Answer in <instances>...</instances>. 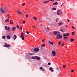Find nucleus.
<instances>
[{
  "label": "nucleus",
  "instance_id": "79ce46f5",
  "mask_svg": "<svg viewBox=\"0 0 77 77\" xmlns=\"http://www.w3.org/2000/svg\"><path fill=\"white\" fill-rule=\"evenodd\" d=\"M22 40H24V37H22Z\"/></svg>",
  "mask_w": 77,
  "mask_h": 77
},
{
  "label": "nucleus",
  "instance_id": "5fc2aeb1",
  "mask_svg": "<svg viewBox=\"0 0 77 77\" xmlns=\"http://www.w3.org/2000/svg\"><path fill=\"white\" fill-rule=\"evenodd\" d=\"M11 21H13V20H10V22H11Z\"/></svg>",
  "mask_w": 77,
  "mask_h": 77
},
{
  "label": "nucleus",
  "instance_id": "e2e57ef3",
  "mask_svg": "<svg viewBox=\"0 0 77 77\" xmlns=\"http://www.w3.org/2000/svg\"><path fill=\"white\" fill-rule=\"evenodd\" d=\"M8 18H10V17H8Z\"/></svg>",
  "mask_w": 77,
  "mask_h": 77
},
{
  "label": "nucleus",
  "instance_id": "49530a36",
  "mask_svg": "<svg viewBox=\"0 0 77 77\" xmlns=\"http://www.w3.org/2000/svg\"><path fill=\"white\" fill-rule=\"evenodd\" d=\"M22 34H21V36H23V33L22 32L21 33Z\"/></svg>",
  "mask_w": 77,
  "mask_h": 77
},
{
  "label": "nucleus",
  "instance_id": "bf43d9fd",
  "mask_svg": "<svg viewBox=\"0 0 77 77\" xmlns=\"http://www.w3.org/2000/svg\"><path fill=\"white\" fill-rule=\"evenodd\" d=\"M56 22H57V20H56Z\"/></svg>",
  "mask_w": 77,
  "mask_h": 77
},
{
  "label": "nucleus",
  "instance_id": "ddd939ff",
  "mask_svg": "<svg viewBox=\"0 0 77 77\" xmlns=\"http://www.w3.org/2000/svg\"><path fill=\"white\" fill-rule=\"evenodd\" d=\"M57 5V2H56L55 3H53V5H54V6H56V5Z\"/></svg>",
  "mask_w": 77,
  "mask_h": 77
},
{
  "label": "nucleus",
  "instance_id": "c03bdc74",
  "mask_svg": "<svg viewBox=\"0 0 77 77\" xmlns=\"http://www.w3.org/2000/svg\"><path fill=\"white\" fill-rule=\"evenodd\" d=\"M27 17H28V14H26V18H27Z\"/></svg>",
  "mask_w": 77,
  "mask_h": 77
},
{
  "label": "nucleus",
  "instance_id": "1a4fd4ad",
  "mask_svg": "<svg viewBox=\"0 0 77 77\" xmlns=\"http://www.w3.org/2000/svg\"><path fill=\"white\" fill-rule=\"evenodd\" d=\"M52 54L54 56H56V52H55V51H52Z\"/></svg>",
  "mask_w": 77,
  "mask_h": 77
},
{
  "label": "nucleus",
  "instance_id": "0e129e2a",
  "mask_svg": "<svg viewBox=\"0 0 77 77\" xmlns=\"http://www.w3.org/2000/svg\"><path fill=\"white\" fill-rule=\"evenodd\" d=\"M8 16H9V15L8 14Z\"/></svg>",
  "mask_w": 77,
  "mask_h": 77
},
{
  "label": "nucleus",
  "instance_id": "13d9d810",
  "mask_svg": "<svg viewBox=\"0 0 77 77\" xmlns=\"http://www.w3.org/2000/svg\"><path fill=\"white\" fill-rule=\"evenodd\" d=\"M47 30H49V29H48V28H47Z\"/></svg>",
  "mask_w": 77,
  "mask_h": 77
},
{
  "label": "nucleus",
  "instance_id": "f704fd0d",
  "mask_svg": "<svg viewBox=\"0 0 77 77\" xmlns=\"http://www.w3.org/2000/svg\"><path fill=\"white\" fill-rule=\"evenodd\" d=\"M72 35H74V34H75V33H74V32H72Z\"/></svg>",
  "mask_w": 77,
  "mask_h": 77
},
{
  "label": "nucleus",
  "instance_id": "9b49d317",
  "mask_svg": "<svg viewBox=\"0 0 77 77\" xmlns=\"http://www.w3.org/2000/svg\"><path fill=\"white\" fill-rule=\"evenodd\" d=\"M69 34L68 33H67L66 34H64L63 35V36H69Z\"/></svg>",
  "mask_w": 77,
  "mask_h": 77
},
{
  "label": "nucleus",
  "instance_id": "3c124183",
  "mask_svg": "<svg viewBox=\"0 0 77 77\" xmlns=\"http://www.w3.org/2000/svg\"><path fill=\"white\" fill-rule=\"evenodd\" d=\"M72 28H73V29H74V26H72Z\"/></svg>",
  "mask_w": 77,
  "mask_h": 77
},
{
  "label": "nucleus",
  "instance_id": "603ef678",
  "mask_svg": "<svg viewBox=\"0 0 77 77\" xmlns=\"http://www.w3.org/2000/svg\"><path fill=\"white\" fill-rule=\"evenodd\" d=\"M56 69H57V70H59V68H56Z\"/></svg>",
  "mask_w": 77,
  "mask_h": 77
},
{
  "label": "nucleus",
  "instance_id": "c756f323",
  "mask_svg": "<svg viewBox=\"0 0 77 77\" xmlns=\"http://www.w3.org/2000/svg\"><path fill=\"white\" fill-rule=\"evenodd\" d=\"M29 54L30 55H32V56H33V54L32 53H29Z\"/></svg>",
  "mask_w": 77,
  "mask_h": 77
},
{
  "label": "nucleus",
  "instance_id": "052dcab7",
  "mask_svg": "<svg viewBox=\"0 0 77 77\" xmlns=\"http://www.w3.org/2000/svg\"><path fill=\"white\" fill-rule=\"evenodd\" d=\"M20 38H23V35H22V36H20Z\"/></svg>",
  "mask_w": 77,
  "mask_h": 77
},
{
  "label": "nucleus",
  "instance_id": "6e6d98bb",
  "mask_svg": "<svg viewBox=\"0 0 77 77\" xmlns=\"http://www.w3.org/2000/svg\"><path fill=\"white\" fill-rule=\"evenodd\" d=\"M49 1H50V2H51V1H54V0H49Z\"/></svg>",
  "mask_w": 77,
  "mask_h": 77
},
{
  "label": "nucleus",
  "instance_id": "58836bf2",
  "mask_svg": "<svg viewBox=\"0 0 77 77\" xmlns=\"http://www.w3.org/2000/svg\"><path fill=\"white\" fill-rule=\"evenodd\" d=\"M40 27H42V24H40Z\"/></svg>",
  "mask_w": 77,
  "mask_h": 77
},
{
  "label": "nucleus",
  "instance_id": "de8ad7c7",
  "mask_svg": "<svg viewBox=\"0 0 77 77\" xmlns=\"http://www.w3.org/2000/svg\"><path fill=\"white\" fill-rule=\"evenodd\" d=\"M64 45V44L63 43V44H62V47H63Z\"/></svg>",
  "mask_w": 77,
  "mask_h": 77
},
{
  "label": "nucleus",
  "instance_id": "a19ab883",
  "mask_svg": "<svg viewBox=\"0 0 77 77\" xmlns=\"http://www.w3.org/2000/svg\"><path fill=\"white\" fill-rule=\"evenodd\" d=\"M26 5V4H25V3H23L22 5V6H24V5Z\"/></svg>",
  "mask_w": 77,
  "mask_h": 77
},
{
  "label": "nucleus",
  "instance_id": "4468645a",
  "mask_svg": "<svg viewBox=\"0 0 77 77\" xmlns=\"http://www.w3.org/2000/svg\"><path fill=\"white\" fill-rule=\"evenodd\" d=\"M51 26L52 27H55L56 25H55V24L54 23H51Z\"/></svg>",
  "mask_w": 77,
  "mask_h": 77
},
{
  "label": "nucleus",
  "instance_id": "e433bc0d",
  "mask_svg": "<svg viewBox=\"0 0 77 77\" xmlns=\"http://www.w3.org/2000/svg\"><path fill=\"white\" fill-rule=\"evenodd\" d=\"M63 38H64V39H66V38H68V37H63Z\"/></svg>",
  "mask_w": 77,
  "mask_h": 77
},
{
  "label": "nucleus",
  "instance_id": "a211bd4d",
  "mask_svg": "<svg viewBox=\"0 0 77 77\" xmlns=\"http://www.w3.org/2000/svg\"><path fill=\"white\" fill-rule=\"evenodd\" d=\"M49 44H51V45H54V43L52 42L49 41Z\"/></svg>",
  "mask_w": 77,
  "mask_h": 77
},
{
  "label": "nucleus",
  "instance_id": "a878e982",
  "mask_svg": "<svg viewBox=\"0 0 77 77\" xmlns=\"http://www.w3.org/2000/svg\"><path fill=\"white\" fill-rule=\"evenodd\" d=\"M17 12L18 13V14H22L21 13V12H20V11H18V10L17 11Z\"/></svg>",
  "mask_w": 77,
  "mask_h": 77
},
{
  "label": "nucleus",
  "instance_id": "c85d7f7f",
  "mask_svg": "<svg viewBox=\"0 0 77 77\" xmlns=\"http://www.w3.org/2000/svg\"><path fill=\"white\" fill-rule=\"evenodd\" d=\"M62 67H63V68H65V67H66V66L65 65H63L62 66Z\"/></svg>",
  "mask_w": 77,
  "mask_h": 77
},
{
  "label": "nucleus",
  "instance_id": "680f3d73",
  "mask_svg": "<svg viewBox=\"0 0 77 77\" xmlns=\"http://www.w3.org/2000/svg\"><path fill=\"white\" fill-rule=\"evenodd\" d=\"M25 36V35H23L22 37H24V36Z\"/></svg>",
  "mask_w": 77,
  "mask_h": 77
},
{
  "label": "nucleus",
  "instance_id": "338daca9",
  "mask_svg": "<svg viewBox=\"0 0 77 77\" xmlns=\"http://www.w3.org/2000/svg\"><path fill=\"white\" fill-rule=\"evenodd\" d=\"M58 1H60V0H57Z\"/></svg>",
  "mask_w": 77,
  "mask_h": 77
},
{
  "label": "nucleus",
  "instance_id": "f257e3e1",
  "mask_svg": "<svg viewBox=\"0 0 77 77\" xmlns=\"http://www.w3.org/2000/svg\"><path fill=\"white\" fill-rule=\"evenodd\" d=\"M56 39H62V35H60V33H59L57 35V38H56Z\"/></svg>",
  "mask_w": 77,
  "mask_h": 77
},
{
  "label": "nucleus",
  "instance_id": "bb28decb",
  "mask_svg": "<svg viewBox=\"0 0 77 77\" xmlns=\"http://www.w3.org/2000/svg\"><path fill=\"white\" fill-rule=\"evenodd\" d=\"M33 19L36 20H37V18L36 17H33Z\"/></svg>",
  "mask_w": 77,
  "mask_h": 77
},
{
  "label": "nucleus",
  "instance_id": "f3484780",
  "mask_svg": "<svg viewBox=\"0 0 77 77\" xmlns=\"http://www.w3.org/2000/svg\"><path fill=\"white\" fill-rule=\"evenodd\" d=\"M6 38L7 39H11V37L9 35H8Z\"/></svg>",
  "mask_w": 77,
  "mask_h": 77
},
{
  "label": "nucleus",
  "instance_id": "09e8293b",
  "mask_svg": "<svg viewBox=\"0 0 77 77\" xmlns=\"http://www.w3.org/2000/svg\"><path fill=\"white\" fill-rule=\"evenodd\" d=\"M32 28L33 29H34V28H35V25H34L33 26H32Z\"/></svg>",
  "mask_w": 77,
  "mask_h": 77
},
{
  "label": "nucleus",
  "instance_id": "ea45409f",
  "mask_svg": "<svg viewBox=\"0 0 77 77\" xmlns=\"http://www.w3.org/2000/svg\"><path fill=\"white\" fill-rule=\"evenodd\" d=\"M44 41H45V39H43L42 41V42H44Z\"/></svg>",
  "mask_w": 77,
  "mask_h": 77
},
{
  "label": "nucleus",
  "instance_id": "dca6fc26",
  "mask_svg": "<svg viewBox=\"0 0 77 77\" xmlns=\"http://www.w3.org/2000/svg\"><path fill=\"white\" fill-rule=\"evenodd\" d=\"M40 69L43 71H45V70L42 68H40Z\"/></svg>",
  "mask_w": 77,
  "mask_h": 77
},
{
  "label": "nucleus",
  "instance_id": "72a5a7b5",
  "mask_svg": "<svg viewBox=\"0 0 77 77\" xmlns=\"http://www.w3.org/2000/svg\"><path fill=\"white\" fill-rule=\"evenodd\" d=\"M20 30H22V29H23V28H22V27L20 26Z\"/></svg>",
  "mask_w": 77,
  "mask_h": 77
},
{
  "label": "nucleus",
  "instance_id": "7ed1b4c3",
  "mask_svg": "<svg viewBox=\"0 0 77 77\" xmlns=\"http://www.w3.org/2000/svg\"><path fill=\"white\" fill-rule=\"evenodd\" d=\"M61 10H57V15H62V12H61Z\"/></svg>",
  "mask_w": 77,
  "mask_h": 77
},
{
  "label": "nucleus",
  "instance_id": "20e7f679",
  "mask_svg": "<svg viewBox=\"0 0 77 77\" xmlns=\"http://www.w3.org/2000/svg\"><path fill=\"white\" fill-rule=\"evenodd\" d=\"M39 51V48H36L34 50V51H35V52H38V51Z\"/></svg>",
  "mask_w": 77,
  "mask_h": 77
},
{
  "label": "nucleus",
  "instance_id": "f03ea898",
  "mask_svg": "<svg viewBox=\"0 0 77 77\" xmlns=\"http://www.w3.org/2000/svg\"><path fill=\"white\" fill-rule=\"evenodd\" d=\"M1 10L2 13V14H5V12H6V11H7V9H6V8H4L3 9L1 8Z\"/></svg>",
  "mask_w": 77,
  "mask_h": 77
},
{
  "label": "nucleus",
  "instance_id": "6ab92c4d",
  "mask_svg": "<svg viewBox=\"0 0 77 77\" xmlns=\"http://www.w3.org/2000/svg\"><path fill=\"white\" fill-rule=\"evenodd\" d=\"M2 38L3 39H6V36L4 35V36H2Z\"/></svg>",
  "mask_w": 77,
  "mask_h": 77
},
{
  "label": "nucleus",
  "instance_id": "473e14b6",
  "mask_svg": "<svg viewBox=\"0 0 77 77\" xmlns=\"http://www.w3.org/2000/svg\"><path fill=\"white\" fill-rule=\"evenodd\" d=\"M48 65H51V63H48Z\"/></svg>",
  "mask_w": 77,
  "mask_h": 77
},
{
  "label": "nucleus",
  "instance_id": "4c0bfd02",
  "mask_svg": "<svg viewBox=\"0 0 77 77\" xmlns=\"http://www.w3.org/2000/svg\"><path fill=\"white\" fill-rule=\"evenodd\" d=\"M26 33L27 34H29V32H27V31H26Z\"/></svg>",
  "mask_w": 77,
  "mask_h": 77
},
{
  "label": "nucleus",
  "instance_id": "4d7b16f0",
  "mask_svg": "<svg viewBox=\"0 0 77 77\" xmlns=\"http://www.w3.org/2000/svg\"><path fill=\"white\" fill-rule=\"evenodd\" d=\"M63 3L61 5V6H63Z\"/></svg>",
  "mask_w": 77,
  "mask_h": 77
},
{
  "label": "nucleus",
  "instance_id": "9d476101",
  "mask_svg": "<svg viewBox=\"0 0 77 77\" xmlns=\"http://www.w3.org/2000/svg\"><path fill=\"white\" fill-rule=\"evenodd\" d=\"M35 59H37V60H40V59H41V58H40V57H38L35 56Z\"/></svg>",
  "mask_w": 77,
  "mask_h": 77
},
{
  "label": "nucleus",
  "instance_id": "0eeeda50",
  "mask_svg": "<svg viewBox=\"0 0 77 77\" xmlns=\"http://www.w3.org/2000/svg\"><path fill=\"white\" fill-rule=\"evenodd\" d=\"M60 32H58V31H54V35H58Z\"/></svg>",
  "mask_w": 77,
  "mask_h": 77
},
{
  "label": "nucleus",
  "instance_id": "7c9ffc66",
  "mask_svg": "<svg viewBox=\"0 0 77 77\" xmlns=\"http://www.w3.org/2000/svg\"><path fill=\"white\" fill-rule=\"evenodd\" d=\"M56 8H52V10H56Z\"/></svg>",
  "mask_w": 77,
  "mask_h": 77
},
{
  "label": "nucleus",
  "instance_id": "412c9836",
  "mask_svg": "<svg viewBox=\"0 0 77 77\" xmlns=\"http://www.w3.org/2000/svg\"><path fill=\"white\" fill-rule=\"evenodd\" d=\"M48 2H49V1H45L43 2V3H45V4L46 3H48Z\"/></svg>",
  "mask_w": 77,
  "mask_h": 77
},
{
  "label": "nucleus",
  "instance_id": "b1692460",
  "mask_svg": "<svg viewBox=\"0 0 77 77\" xmlns=\"http://www.w3.org/2000/svg\"><path fill=\"white\" fill-rule=\"evenodd\" d=\"M74 41V39L73 38H72L70 39V41L71 42H73Z\"/></svg>",
  "mask_w": 77,
  "mask_h": 77
},
{
  "label": "nucleus",
  "instance_id": "6e6552de",
  "mask_svg": "<svg viewBox=\"0 0 77 77\" xmlns=\"http://www.w3.org/2000/svg\"><path fill=\"white\" fill-rule=\"evenodd\" d=\"M17 35H14V37L12 39H14V41L17 39Z\"/></svg>",
  "mask_w": 77,
  "mask_h": 77
},
{
  "label": "nucleus",
  "instance_id": "864d4df0",
  "mask_svg": "<svg viewBox=\"0 0 77 77\" xmlns=\"http://www.w3.org/2000/svg\"><path fill=\"white\" fill-rule=\"evenodd\" d=\"M13 24V22H11L10 24Z\"/></svg>",
  "mask_w": 77,
  "mask_h": 77
},
{
  "label": "nucleus",
  "instance_id": "5701e85b",
  "mask_svg": "<svg viewBox=\"0 0 77 77\" xmlns=\"http://www.w3.org/2000/svg\"><path fill=\"white\" fill-rule=\"evenodd\" d=\"M35 58H36V57H35V56L32 57L31 59H35Z\"/></svg>",
  "mask_w": 77,
  "mask_h": 77
},
{
  "label": "nucleus",
  "instance_id": "c9c22d12",
  "mask_svg": "<svg viewBox=\"0 0 77 77\" xmlns=\"http://www.w3.org/2000/svg\"><path fill=\"white\" fill-rule=\"evenodd\" d=\"M22 23L23 24H25V23H26V21H23Z\"/></svg>",
  "mask_w": 77,
  "mask_h": 77
},
{
  "label": "nucleus",
  "instance_id": "423d86ee",
  "mask_svg": "<svg viewBox=\"0 0 77 77\" xmlns=\"http://www.w3.org/2000/svg\"><path fill=\"white\" fill-rule=\"evenodd\" d=\"M5 30H8V32H9L10 31V28L9 27V26L8 27V29L7 28V26H5Z\"/></svg>",
  "mask_w": 77,
  "mask_h": 77
},
{
  "label": "nucleus",
  "instance_id": "8fccbe9b",
  "mask_svg": "<svg viewBox=\"0 0 77 77\" xmlns=\"http://www.w3.org/2000/svg\"><path fill=\"white\" fill-rule=\"evenodd\" d=\"M60 30L61 32H63V29H60Z\"/></svg>",
  "mask_w": 77,
  "mask_h": 77
},
{
  "label": "nucleus",
  "instance_id": "a18cd8bd",
  "mask_svg": "<svg viewBox=\"0 0 77 77\" xmlns=\"http://www.w3.org/2000/svg\"><path fill=\"white\" fill-rule=\"evenodd\" d=\"M71 71H72V72H74V70H71Z\"/></svg>",
  "mask_w": 77,
  "mask_h": 77
},
{
  "label": "nucleus",
  "instance_id": "aec40b11",
  "mask_svg": "<svg viewBox=\"0 0 77 77\" xmlns=\"http://www.w3.org/2000/svg\"><path fill=\"white\" fill-rule=\"evenodd\" d=\"M62 23L60 22L58 23L59 26H62Z\"/></svg>",
  "mask_w": 77,
  "mask_h": 77
},
{
  "label": "nucleus",
  "instance_id": "4be33fe9",
  "mask_svg": "<svg viewBox=\"0 0 77 77\" xmlns=\"http://www.w3.org/2000/svg\"><path fill=\"white\" fill-rule=\"evenodd\" d=\"M8 21H9V19H8L5 20V22L6 23L7 22H8Z\"/></svg>",
  "mask_w": 77,
  "mask_h": 77
},
{
  "label": "nucleus",
  "instance_id": "37998d69",
  "mask_svg": "<svg viewBox=\"0 0 77 77\" xmlns=\"http://www.w3.org/2000/svg\"><path fill=\"white\" fill-rule=\"evenodd\" d=\"M67 20H68V23H69V21H70L69 20H68V19H67Z\"/></svg>",
  "mask_w": 77,
  "mask_h": 77
},
{
  "label": "nucleus",
  "instance_id": "393cba45",
  "mask_svg": "<svg viewBox=\"0 0 77 77\" xmlns=\"http://www.w3.org/2000/svg\"><path fill=\"white\" fill-rule=\"evenodd\" d=\"M45 44H43L41 46V47H45Z\"/></svg>",
  "mask_w": 77,
  "mask_h": 77
},
{
  "label": "nucleus",
  "instance_id": "f8f14e48",
  "mask_svg": "<svg viewBox=\"0 0 77 77\" xmlns=\"http://www.w3.org/2000/svg\"><path fill=\"white\" fill-rule=\"evenodd\" d=\"M49 69H50V71H51L52 72H53L54 71L53 69L52 68H50Z\"/></svg>",
  "mask_w": 77,
  "mask_h": 77
},
{
  "label": "nucleus",
  "instance_id": "cd10ccee",
  "mask_svg": "<svg viewBox=\"0 0 77 77\" xmlns=\"http://www.w3.org/2000/svg\"><path fill=\"white\" fill-rule=\"evenodd\" d=\"M16 27L17 28V29H19V26L17 24Z\"/></svg>",
  "mask_w": 77,
  "mask_h": 77
},
{
  "label": "nucleus",
  "instance_id": "2f4dec72",
  "mask_svg": "<svg viewBox=\"0 0 77 77\" xmlns=\"http://www.w3.org/2000/svg\"><path fill=\"white\" fill-rule=\"evenodd\" d=\"M61 43V41H60L58 43L59 45H60V44Z\"/></svg>",
  "mask_w": 77,
  "mask_h": 77
},
{
  "label": "nucleus",
  "instance_id": "774afa93",
  "mask_svg": "<svg viewBox=\"0 0 77 77\" xmlns=\"http://www.w3.org/2000/svg\"><path fill=\"white\" fill-rule=\"evenodd\" d=\"M57 19H58V20H59V19L57 18Z\"/></svg>",
  "mask_w": 77,
  "mask_h": 77
},
{
  "label": "nucleus",
  "instance_id": "2eb2a0df",
  "mask_svg": "<svg viewBox=\"0 0 77 77\" xmlns=\"http://www.w3.org/2000/svg\"><path fill=\"white\" fill-rule=\"evenodd\" d=\"M16 28L15 27L12 28V30H13V31H14V32L15 31V29H16Z\"/></svg>",
  "mask_w": 77,
  "mask_h": 77
},
{
  "label": "nucleus",
  "instance_id": "39448f33",
  "mask_svg": "<svg viewBox=\"0 0 77 77\" xmlns=\"http://www.w3.org/2000/svg\"><path fill=\"white\" fill-rule=\"evenodd\" d=\"M11 45H9V44H8L7 43H5V45H4V47H7L8 48H9L11 47Z\"/></svg>",
  "mask_w": 77,
  "mask_h": 77
},
{
  "label": "nucleus",
  "instance_id": "69168bd1",
  "mask_svg": "<svg viewBox=\"0 0 77 77\" xmlns=\"http://www.w3.org/2000/svg\"><path fill=\"white\" fill-rule=\"evenodd\" d=\"M67 25L66 26V27H67Z\"/></svg>",
  "mask_w": 77,
  "mask_h": 77
}]
</instances>
